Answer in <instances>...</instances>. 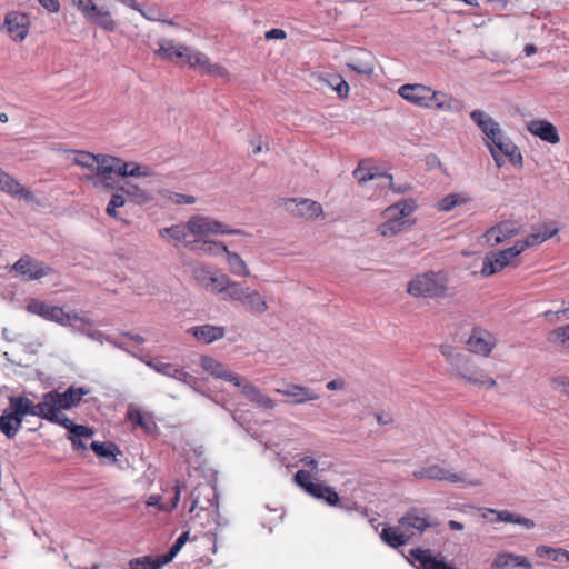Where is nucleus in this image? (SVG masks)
I'll use <instances>...</instances> for the list:
<instances>
[{
    "mask_svg": "<svg viewBox=\"0 0 569 569\" xmlns=\"http://www.w3.org/2000/svg\"><path fill=\"white\" fill-rule=\"evenodd\" d=\"M440 352L461 379L472 385L496 387L497 382L495 379L490 378L482 369L472 366L469 359L465 355L456 352L452 346L441 345Z\"/></svg>",
    "mask_w": 569,
    "mask_h": 569,
    "instance_id": "f257e3e1",
    "label": "nucleus"
},
{
    "mask_svg": "<svg viewBox=\"0 0 569 569\" xmlns=\"http://www.w3.org/2000/svg\"><path fill=\"white\" fill-rule=\"evenodd\" d=\"M446 290V276L432 271L413 277L407 286V292L416 298H441L445 297Z\"/></svg>",
    "mask_w": 569,
    "mask_h": 569,
    "instance_id": "f03ea898",
    "label": "nucleus"
},
{
    "mask_svg": "<svg viewBox=\"0 0 569 569\" xmlns=\"http://www.w3.org/2000/svg\"><path fill=\"white\" fill-rule=\"evenodd\" d=\"M71 2L88 22L107 32L117 30L118 21L106 6H99L93 0H71Z\"/></svg>",
    "mask_w": 569,
    "mask_h": 569,
    "instance_id": "7ed1b4c3",
    "label": "nucleus"
},
{
    "mask_svg": "<svg viewBox=\"0 0 569 569\" xmlns=\"http://www.w3.org/2000/svg\"><path fill=\"white\" fill-rule=\"evenodd\" d=\"M230 286V301L240 303L247 311L256 315H263L269 310L266 298L258 290L238 281Z\"/></svg>",
    "mask_w": 569,
    "mask_h": 569,
    "instance_id": "20e7f679",
    "label": "nucleus"
},
{
    "mask_svg": "<svg viewBox=\"0 0 569 569\" xmlns=\"http://www.w3.org/2000/svg\"><path fill=\"white\" fill-rule=\"evenodd\" d=\"M187 229L189 236L206 239L218 234H244L240 229H231L227 224L207 216L196 214L188 219Z\"/></svg>",
    "mask_w": 569,
    "mask_h": 569,
    "instance_id": "39448f33",
    "label": "nucleus"
},
{
    "mask_svg": "<svg viewBox=\"0 0 569 569\" xmlns=\"http://www.w3.org/2000/svg\"><path fill=\"white\" fill-rule=\"evenodd\" d=\"M49 403V410L52 412V421L67 418L61 415V410H69L77 407L82 397L87 395V391L82 388H68L64 392H58L56 390L46 393Z\"/></svg>",
    "mask_w": 569,
    "mask_h": 569,
    "instance_id": "423d86ee",
    "label": "nucleus"
},
{
    "mask_svg": "<svg viewBox=\"0 0 569 569\" xmlns=\"http://www.w3.org/2000/svg\"><path fill=\"white\" fill-rule=\"evenodd\" d=\"M293 479L305 492L315 499L323 500L329 506H337L339 503L340 498L335 489L320 482H313L311 473L307 470H298Z\"/></svg>",
    "mask_w": 569,
    "mask_h": 569,
    "instance_id": "0eeeda50",
    "label": "nucleus"
},
{
    "mask_svg": "<svg viewBox=\"0 0 569 569\" xmlns=\"http://www.w3.org/2000/svg\"><path fill=\"white\" fill-rule=\"evenodd\" d=\"M10 408L9 410L21 418L23 421L24 416H36L48 420L51 422L52 412L49 410V403L47 400V395L44 393L38 403H33V401L27 397H10L9 398Z\"/></svg>",
    "mask_w": 569,
    "mask_h": 569,
    "instance_id": "6e6552de",
    "label": "nucleus"
},
{
    "mask_svg": "<svg viewBox=\"0 0 569 569\" xmlns=\"http://www.w3.org/2000/svg\"><path fill=\"white\" fill-rule=\"evenodd\" d=\"M116 157L101 154L94 171L84 174L83 179L90 181L93 187L111 190L114 187L113 174H117Z\"/></svg>",
    "mask_w": 569,
    "mask_h": 569,
    "instance_id": "1a4fd4ad",
    "label": "nucleus"
},
{
    "mask_svg": "<svg viewBox=\"0 0 569 569\" xmlns=\"http://www.w3.org/2000/svg\"><path fill=\"white\" fill-rule=\"evenodd\" d=\"M192 277L208 291L213 293H226L227 297L230 293V284L234 283V280L230 279L228 276H216L202 264H197L192 268Z\"/></svg>",
    "mask_w": 569,
    "mask_h": 569,
    "instance_id": "9d476101",
    "label": "nucleus"
},
{
    "mask_svg": "<svg viewBox=\"0 0 569 569\" xmlns=\"http://www.w3.org/2000/svg\"><path fill=\"white\" fill-rule=\"evenodd\" d=\"M413 477L416 479L449 481L451 483H465L467 486L479 485V481L468 480L462 475L456 473L451 469L439 465H428L420 467L413 471Z\"/></svg>",
    "mask_w": 569,
    "mask_h": 569,
    "instance_id": "9b49d317",
    "label": "nucleus"
},
{
    "mask_svg": "<svg viewBox=\"0 0 569 569\" xmlns=\"http://www.w3.org/2000/svg\"><path fill=\"white\" fill-rule=\"evenodd\" d=\"M232 385L240 389L241 395L253 406L272 410L276 408V401L267 396L258 386L253 385L247 378L237 375Z\"/></svg>",
    "mask_w": 569,
    "mask_h": 569,
    "instance_id": "f8f14e48",
    "label": "nucleus"
},
{
    "mask_svg": "<svg viewBox=\"0 0 569 569\" xmlns=\"http://www.w3.org/2000/svg\"><path fill=\"white\" fill-rule=\"evenodd\" d=\"M521 253L520 246H512L499 252L487 253L483 258L481 274L492 276L510 264L511 259Z\"/></svg>",
    "mask_w": 569,
    "mask_h": 569,
    "instance_id": "ddd939ff",
    "label": "nucleus"
},
{
    "mask_svg": "<svg viewBox=\"0 0 569 569\" xmlns=\"http://www.w3.org/2000/svg\"><path fill=\"white\" fill-rule=\"evenodd\" d=\"M29 28L30 21L26 13L11 11L6 14L1 30L4 31L11 40L21 42L27 38Z\"/></svg>",
    "mask_w": 569,
    "mask_h": 569,
    "instance_id": "4468645a",
    "label": "nucleus"
},
{
    "mask_svg": "<svg viewBox=\"0 0 569 569\" xmlns=\"http://www.w3.org/2000/svg\"><path fill=\"white\" fill-rule=\"evenodd\" d=\"M184 61L189 64V67L198 69L202 73L209 76L220 78H228L229 76L227 69L219 63H212L206 53L198 51L191 47H189L188 54Z\"/></svg>",
    "mask_w": 569,
    "mask_h": 569,
    "instance_id": "2eb2a0df",
    "label": "nucleus"
},
{
    "mask_svg": "<svg viewBox=\"0 0 569 569\" xmlns=\"http://www.w3.org/2000/svg\"><path fill=\"white\" fill-rule=\"evenodd\" d=\"M12 269L22 277L23 280H38L52 272V269L41 261L34 260L29 256L21 257Z\"/></svg>",
    "mask_w": 569,
    "mask_h": 569,
    "instance_id": "dca6fc26",
    "label": "nucleus"
},
{
    "mask_svg": "<svg viewBox=\"0 0 569 569\" xmlns=\"http://www.w3.org/2000/svg\"><path fill=\"white\" fill-rule=\"evenodd\" d=\"M398 523L408 536L409 542L420 537L432 523L430 518L419 515L416 510L407 512L402 516Z\"/></svg>",
    "mask_w": 569,
    "mask_h": 569,
    "instance_id": "f3484780",
    "label": "nucleus"
},
{
    "mask_svg": "<svg viewBox=\"0 0 569 569\" xmlns=\"http://www.w3.org/2000/svg\"><path fill=\"white\" fill-rule=\"evenodd\" d=\"M497 338L491 332L481 328H475L467 341V346L471 352L488 357L497 346Z\"/></svg>",
    "mask_w": 569,
    "mask_h": 569,
    "instance_id": "a211bd4d",
    "label": "nucleus"
},
{
    "mask_svg": "<svg viewBox=\"0 0 569 569\" xmlns=\"http://www.w3.org/2000/svg\"><path fill=\"white\" fill-rule=\"evenodd\" d=\"M398 93L405 100L422 108H429L430 97L435 96L430 87L419 83L403 84L398 89Z\"/></svg>",
    "mask_w": 569,
    "mask_h": 569,
    "instance_id": "6ab92c4d",
    "label": "nucleus"
},
{
    "mask_svg": "<svg viewBox=\"0 0 569 569\" xmlns=\"http://www.w3.org/2000/svg\"><path fill=\"white\" fill-rule=\"evenodd\" d=\"M274 391L287 398H291V403L296 406L319 399V395L315 390L298 383L288 382L284 383L283 388H276Z\"/></svg>",
    "mask_w": 569,
    "mask_h": 569,
    "instance_id": "aec40b11",
    "label": "nucleus"
},
{
    "mask_svg": "<svg viewBox=\"0 0 569 569\" xmlns=\"http://www.w3.org/2000/svg\"><path fill=\"white\" fill-rule=\"evenodd\" d=\"M407 560L417 569H456L432 556L429 549H412Z\"/></svg>",
    "mask_w": 569,
    "mask_h": 569,
    "instance_id": "412c9836",
    "label": "nucleus"
},
{
    "mask_svg": "<svg viewBox=\"0 0 569 569\" xmlns=\"http://www.w3.org/2000/svg\"><path fill=\"white\" fill-rule=\"evenodd\" d=\"M201 368L216 379L224 380L232 383L237 375L227 365L220 362L210 356H202L200 358Z\"/></svg>",
    "mask_w": 569,
    "mask_h": 569,
    "instance_id": "4be33fe9",
    "label": "nucleus"
},
{
    "mask_svg": "<svg viewBox=\"0 0 569 569\" xmlns=\"http://www.w3.org/2000/svg\"><path fill=\"white\" fill-rule=\"evenodd\" d=\"M472 122L481 130L487 141L495 139L502 131L500 124L487 112L476 109L470 112Z\"/></svg>",
    "mask_w": 569,
    "mask_h": 569,
    "instance_id": "5701e85b",
    "label": "nucleus"
},
{
    "mask_svg": "<svg viewBox=\"0 0 569 569\" xmlns=\"http://www.w3.org/2000/svg\"><path fill=\"white\" fill-rule=\"evenodd\" d=\"M520 232V229L516 222L512 221H503L491 229H489L485 233V238L487 243L490 246H497L507 239L517 236Z\"/></svg>",
    "mask_w": 569,
    "mask_h": 569,
    "instance_id": "b1692460",
    "label": "nucleus"
},
{
    "mask_svg": "<svg viewBox=\"0 0 569 569\" xmlns=\"http://www.w3.org/2000/svg\"><path fill=\"white\" fill-rule=\"evenodd\" d=\"M148 367L153 369L160 375L170 377L172 379H176L182 383H191L192 382V375L184 371L183 368L169 363V362H162L158 360H149L146 362Z\"/></svg>",
    "mask_w": 569,
    "mask_h": 569,
    "instance_id": "393cba45",
    "label": "nucleus"
},
{
    "mask_svg": "<svg viewBox=\"0 0 569 569\" xmlns=\"http://www.w3.org/2000/svg\"><path fill=\"white\" fill-rule=\"evenodd\" d=\"M526 127L531 134L539 137L542 141L556 144L560 140L556 127L547 120H531Z\"/></svg>",
    "mask_w": 569,
    "mask_h": 569,
    "instance_id": "a878e982",
    "label": "nucleus"
},
{
    "mask_svg": "<svg viewBox=\"0 0 569 569\" xmlns=\"http://www.w3.org/2000/svg\"><path fill=\"white\" fill-rule=\"evenodd\" d=\"M187 332L192 335L199 342L209 345L222 339L226 336V328L222 326L201 325L189 328Z\"/></svg>",
    "mask_w": 569,
    "mask_h": 569,
    "instance_id": "bb28decb",
    "label": "nucleus"
},
{
    "mask_svg": "<svg viewBox=\"0 0 569 569\" xmlns=\"http://www.w3.org/2000/svg\"><path fill=\"white\" fill-rule=\"evenodd\" d=\"M531 568V562L523 556L515 555L511 552L498 553L491 562L490 569H515V568Z\"/></svg>",
    "mask_w": 569,
    "mask_h": 569,
    "instance_id": "cd10ccee",
    "label": "nucleus"
},
{
    "mask_svg": "<svg viewBox=\"0 0 569 569\" xmlns=\"http://www.w3.org/2000/svg\"><path fill=\"white\" fill-rule=\"evenodd\" d=\"M353 177L359 183H365L370 180H379L378 186L381 188H393V179L391 174L378 173L372 169L360 163L353 171Z\"/></svg>",
    "mask_w": 569,
    "mask_h": 569,
    "instance_id": "c85d7f7f",
    "label": "nucleus"
},
{
    "mask_svg": "<svg viewBox=\"0 0 569 569\" xmlns=\"http://www.w3.org/2000/svg\"><path fill=\"white\" fill-rule=\"evenodd\" d=\"M159 48L154 51V54L166 60L173 59H186L189 47L177 43L173 40L163 39L158 42Z\"/></svg>",
    "mask_w": 569,
    "mask_h": 569,
    "instance_id": "c756f323",
    "label": "nucleus"
},
{
    "mask_svg": "<svg viewBox=\"0 0 569 569\" xmlns=\"http://www.w3.org/2000/svg\"><path fill=\"white\" fill-rule=\"evenodd\" d=\"M416 208L417 206L413 200H403L386 208L382 214L385 219H390L397 222H406L405 218L410 216L416 210Z\"/></svg>",
    "mask_w": 569,
    "mask_h": 569,
    "instance_id": "7c9ffc66",
    "label": "nucleus"
},
{
    "mask_svg": "<svg viewBox=\"0 0 569 569\" xmlns=\"http://www.w3.org/2000/svg\"><path fill=\"white\" fill-rule=\"evenodd\" d=\"M289 202L296 203V211L293 213L305 219H316L323 213L322 206L311 199H290Z\"/></svg>",
    "mask_w": 569,
    "mask_h": 569,
    "instance_id": "2f4dec72",
    "label": "nucleus"
},
{
    "mask_svg": "<svg viewBox=\"0 0 569 569\" xmlns=\"http://www.w3.org/2000/svg\"><path fill=\"white\" fill-rule=\"evenodd\" d=\"M373 60L375 59L370 52L361 50L358 57L352 58L347 63V67L359 74L370 77L375 71Z\"/></svg>",
    "mask_w": 569,
    "mask_h": 569,
    "instance_id": "473e14b6",
    "label": "nucleus"
},
{
    "mask_svg": "<svg viewBox=\"0 0 569 569\" xmlns=\"http://www.w3.org/2000/svg\"><path fill=\"white\" fill-rule=\"evenodd\" d=\"M221 251L226 254L229 270L237 277H250L251 272L246 261L233 251H230L227 246H221Z\"/></svg>",
    "mask_w": 569,
    "mask_h": 569,
    "instance_id": "72a5a7b5",
    "label": "nucleus"
},
{
    "mask_svg": "<svg viewBox=\"0 0 569 569\" xmlns=\"http://www.w3.org/2000/svg\"><path fill=\"white\" fill-rule=\"evenodd\" d=\"M381 540L391 548H398L409 542L408 536L405 535L400 525L385 527L380 532Z\"/></svg>",
    "mask_w": 569,
    "mask_h": 569,
    "instance_id": "f704fd0d",
    "label": "nucleus"
},
{
    "mask_svg": "<svg viewBox=\"0 0 569 569\" xmlns=\"http://www.w3.org/2000/svg\"><path fill=\"white\" fill-rule=\"evenodd\" d=\"M50 321H53L63 327H73V323L77 321L88 326L91 325V321L88 318L80 316L74 310L64 311L63 308L60 307H56L53 315H51Z\"/></svg>",
    "mask_w": 569,
    "mask_h": 569,
    "instance_id": "c9c22d12",
    "label": "nucleus"
},
{
    "mask_svg": "<svg viewBox=\"0 0 569 569\" xmlns=\"http://www.w3.org/2000/svg\"><path fill=\"white\" fill-rule=\"evenodd\" d=\"M22 426L21 418L13 415L9 409L0 416V430L7 438L12 439Z\"/></svg>",
    "mask_w": 569,
    "mask_h": 569,
    "instance_id": "e433bc0d",
    "label": "nucleus"
},
{
    "mask_svg": "<svg viewBox=\"0 0 569 569\" xmlns=\"http://www.w3.org/2000/svg\"><path fill=\"white\" fill-rule=\"evenodd\" d=\"M486 143L492 144L498 153L509 158L511 161H513L517 156L520 158L516 144L505 136L503 131Z\"/></svg>",
    "mask_w": 569,
    "mask_h": 569,
    "instance_id": "4c0bfd02",
    "label": "nucleus"
},
{
    "mask_svg": "<svg viewBox=\"0 0 569 569\" xmlns=\"http://www.w3.org/2000/svg\"><path fill=\"white\" fill-rule=\"evenodd\" d=\"M117 176L120 177H148L150 171L147 167H142L136 162H126L120 158H116Z\"/></svg>",
    "mask_w": 569,
    "mask_h": 569,
    "instance_id": "58836bf2",
    "label": "nucleus"
},
{
    "mask_svg": "<svg viewBox=\"0 0 569 569\" xmlns=\"http://www.w3.org/2000/svg\"><path fill=\"white\" fill-rule=\"evenodd\" d=\"M159 199L162 204L168 207L170 204H193L197 199L190 194H182L179 192L171 191L169 189H161L158 191Z\"/></svg>",
    "mask_w": 569,
    "mask_h": 569,
    "instance_id": "ea45409f",
    "label": "nucleus"
},
{
    "mask_svg": "<svg viewBox=\"0 0 569 569\" xmlns=\"http://www.w3.org/2000/svg\"><path fill=\"white\" fill-rule=\"evenodd\" d=\"M471 201V197L468 193L459 192V193H450L439 200L436 204V208L439 211L448 212L455 209L456 207L463 206Z\"/></svg>",
    "mask_w": 569,
    "mask_h": 569,
    "instance_id": "a19ab883",
    "label": "nucleus"
},
{
    "mask_svg": "<svg viewBox=\"0 0 569 569\" xmlns=\"http://www.w3.org/2000/svg\"><path fill=\"white\" fill-rule=\"evenodd\" d=\"M159 236L161 239H163L167 242L170 241H187V238L189 236V231L187 229V222L186 223H177L172 224L171 227L161 228L159 230Z\"/></svg>",
    "mask_w": 569,
    "mask_h": 569,
    "instance_id": "79ce46f5",
    "label": "nucleus"
},
{
    "mask_svg": "<svg viewBox=\"0 0 569 569\" xmlns=\"http://www.w3.org/2000/svg\"><path fill=\"white\" fill-rule=\"evenodd\" d=\"M547 341L553 347L569 350V323L550 330L547 333Z\"/></svg>",
    "mask_w": 569,
    "mask_h": 569,
    "instance_id": "37998d69",
    "label": "nucleus"
},
{
    "mask_svg": "<svg viewBox=\"0 0 569 569\" xmlns=\"http://www.w3.org/2000/svg\"><path fill=\"white\" fill-rule=\"evenodd\" d=\"M3 192L12 197L23 199L27 202L36 201L34 194L29 189L23 187L19 181H17L14 178H12L10 174Z\"/></svg>",
    "mask_w": 569,
    "mask_h": 569,
    "instance_id": "c03bdc74",
    "label": "nucleus"
},
{
    "mask_svg": "<svg viewBox=\"0 0 569 569\" xmlns=\"http://www.w3.org/2000/svg\"><path fill=\"white\" fill-rule=\"evenodd\" d=\"M52 422L63 426L70 433L68 437H74V439L91 438L93 436V430L91 428L82 425H76L69 418H63Z\"/></svg>",
    "mask_w": 569,
    "mask_h": 569,
    "instance_id": "a18cd8bd",
    "label": "nucleus"
},
{
    "mask_svg": "<svg viewBox=\"0 0 569 569\" xmlns=\"http://www.w3.org/2000/svg\"><path fill=\"white\" fill-rule=\"evenodd\" d=\"M120 191L130 197L134 202L142 204L152 200V197L146 190L141 189L137 184L126 182L120 187Z\"/></svg>",
    "mask_w": 569,
    "mask_h": 569,
    "instance_id": "49530a36",
    "label": "nucleus"
},
{
    "mask_svg": "<svg viewBox=\"0 0 569 569\" xmlns=\"http://www.w3.org/2000/svg\"><path fill=\"white\" fill-rule=\"evenodd\" d=\"M162 561V556L136 558L129 562V569H161L167 565Z\"/></svg>",
    "mask_w": 569,
    "mask_h": 569,
    "instance_id": "de8ad7c7",
    "label": "nucleus"
},
{
    "mask_svg": "<svg viewBox=\"0 0 569 569\" xmlns=\"http://www.w3.org/2000/svg\"><path fill=\"white\" fill-rule=\"evenodd\" d=\"M57 306H50L41 300L38 299H31L27 305V310L30 313L37 315L42 317L46 320H51V315H53V311Z\"/></svg>",
    "mask_w": 569,
    "mask_h": 569,
    "instance_id": "09e8293b",
    "label": "nucleus"
},
{
    "mask_svg": "<svg viewBox=\"0 0 569 569\" xmlns=\"http://www.w3.org/2000/svg\"><path fill=\"white\" fill-rule=\"evenodd\" d=\"M187 246L191 250L197 251L198 253L208 254V256H218L220 253H223V251H221V246H224V244L204 239L202 241V243L199 246L193 244V242H187Z\"/></svg>",
    "mask_w": 569,
    "mask_h": 569,
    "instance_id": "8fccbe9b",
    "label": "nucleus"
},
{
    "mask_svg": "<svg viewBox=\"0 0 569 569\" xmlns=\"http://www.w3.org/2000/svg\"><path fill=\"white\" fill-rule=\"evenodd\" d=\"M100 157L101 154H93L87 151H79L73 158V162L87 169L89 171L88 173H92Z\"/></svg>",
    "mask_w": 569,
    "mask_h": 569,
    "instance_id": "3c124183",
    "label": "nucleus"
},
{
    "mask_svg": "<svg viewBox=\"0 0 569 569\" xmlns=\"http://www.w3.org/2000/svg\"><path fill=\"white\" fill-rule=\"evenodd\" d=\"M406 222H397L386 219L385 222L377 227V232L385 238H391L403 230Z\"/></svg>",
    "mask_w": 569,
    "mask_h": 569,
    "instance_id": "603ef678",
    "label": "nucleus"
},
{
    "mask_svg": "<svg viewBox=\"0 0 569 569\" xmlns=\"http://www.w3.org/2000/svg\"><path fill=\"white\" fill-rule=\"evenodd\" d=\"M437 109L452 113H460L465 110V103L461 100L447 94L443 97L442 101L437 104Z\"/></svg>",
    "mask_w": 569,
    "mask_h": 569,
    "instance_id": "864d4df0",
    "label": "nucleus"
},
{
    "mask_svg": "<svg viewBox=\"0 0 569 569\" xmlns=\"http://www.w3.org/2000/svg\"><path fill=\"white\" fill-rule=\"evenodd\" d=\"M90 447L93 450V452L99 457L116 458V456L120 452L118 447L113 443L93 441L91 442Z\"/></svg>",
    "mask_w": 569,
    "mask_h": 569,
    "instance_id": "5fc2aeb1",
    "label": "nucleus"
},
{
    "mask_svg": "<svg viewBox=\"0 0 569 569\" xmlns=\"http://www.w3.org/2000/svg\"><path fill=\"white\" fill-rule=\"evenodd\" d=\"M188 539H189V532L188 531H186L182 535H180L179 538L173 543V546L170 548L169 552H167L166 555H161L162 559H163L162 562L169 563L170 561H172L173 558L181 550V548L184 546V543L188 541Z\"/></svg>",
    "mask_w": 569,
    "mask_h": 569,
    "instance_id": "6e6d98bb",
    "label": "nucleus"
},
{
    "mask_svg": "<svg viewBox=\"0 0 569 569\" xmlns=\"http://www.w3.org/2000/svg\"><path fill=\"white\" fill-rule=\"evenodd\" d=\"M561 548H552L549 546H538L536 548V555L540 558H548L552 561L560 562L561 561Z\"/></svg>",
    "mask_w": 569,
    "mask_h": 569,
    "instance_id": "4d7b16f0",
    "label": "nucleus"
},
{
    "mask_svg": "<svg viewBox=\"0 0 569 569\" xmlns=\"http://www.w3.org/2000/svg\"><path fill=\"white\" fill-rule=\"evenodd\" d=\"M550 385L553 391L569 397V376H555L550 379Z\"/></svg>",
    "mask_w": 569,
    "mask_h": 569,
    "instance_id": "13d9d810",
    "label": "nucleus"
},
{
    "mask_svg": "<svg viewBox=\"0 0 569 569\" xmlns=\"http://www.w3.org/2000/svg\"><path fill=\"white\" fill-rule=\"evenodd\" d=\"M124 204H126L124 197L121 193H114L112 196L111 200L109 201L106 211L110 217L118 219L119 214L117 212V208H121Z\"/></svg>",
    "mask_w": 569,
    "mask_h": 569,
    "instance_id": "bf43d9fd",
    "label": "nucleus"
},
{
    "mask_svg": "<svg viewBox=\"0 0 569 569\" xmlns=\"http://www.w3.org/2000/svg\"><path fill=\"white\" fill-rule=\"evenodd\" d=\"M488 512L496 515L497 521L510 522V523H516L517 521H519V515L512 513L507 510L497 511L493 509H488Z\"/></svg>",
    "mask_w": 569,
    "mask_h": 569,
    "instance_id": "052dcab7",
    "label": "nucleus"
},
{
    "mask_svg": "<svg viewBox=\"0 0 569 569\" xmlns=\"http://www.w3.org/2000/svg\"><path fill=\"white\" fill-rule=\"evenodd\" d=\"M127 418L134 425L148 429V425L144 420V417L139 409L130 407L127 412Z\"/></svg>",
    "mask_w": 569,
    "mask_h": 569,
    "instance_id": "680f3d73",
    "label": "nucleus"
},
{
    "mask_svg": "<svg viewBox=\"0 0 569 569\" xmlns=\"http://www.w3.org/2000/svg\"><path fill=\"white\" fill-rule=\"evenodd\" d=\"M543 242V239L539 232L532 233L526 238V240L518 241L515 246L521 247V252L526 250L528 247H533Z\"/></svg>",
    "mask_w": 569,
    "mask_h": 569,
    "instance_id": "e2e57ef3",
    "label": "nucleus"
},
{
    "mask_svg": "<svg viewBox=\"0 0 569 569\" xmlns=\"http://www.w3.org/2000/svg\"><path fill=\"white\" fill-rule=\"evenodd\" d=\"M335 80L337 83L333 86V90L337 92L339 98H347L349 94V84L341 77L336 76Z\"/></svg>",
    "mask_w": 569,
    "mask_h": 569,
    "instance_id": "0e129e2a",
    "label": "nucleus"
},
{
    "mask_svg": "<svg viewBox=\"0 0 569 569\" xmlns=\"http://www.w3.org/2000/svg\"><path fill=\"white\" fill-rule=\"evenodd\" d=\"M300 463H302L305 467H308L310 469V473H315V475H318L319 472V462L313 459L312 457L310 456H303L299 459Z\"/></svg>",
    "mask_w": 569,
    "mask_h": 569,
    "instance_id": "69168bd1",
    "label": "nucleus"
},
{
    "mask_svg": "<svg viewBox=\"0 0 569 569\" xmlns=\"http://www.w3.org/2000/svg\"><path fill=\"white\" fill-rule=\"evenodd\" d=\"M142 17L149 21H160L161 12L157 8H148L146 12H142Z\"/></svg>",
    "mask_w": 569,
    "mask_h": 569,
    "instance_id": "338daca9",
    "label": "nucleus"
},
{
    "mask_svg": "<svg viewBox=\"0 0 569 569\" xmlns=\"http://www.w3.org/2000/svg\"><path fill=\"white\" fill-rule=\"evenodd\" d=\"M375 417H376L378 425H380V426H388L393 422L392 416L387 412H376Z\"/></svg>",
    "mask_w": 569,
    "mask_h": 569,
    "instance_id": "774afa93",
    "label": "nucleus"
}]
</instances>
